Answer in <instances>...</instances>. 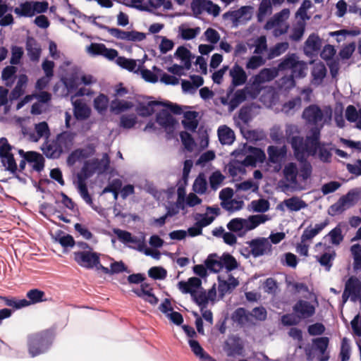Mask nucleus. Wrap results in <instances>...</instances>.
Here are the masks:
<instances>
[{"label":"nucleus","instance_id":"1","mask_svg":"<svg viewBox=\"0 0 361 361\" xmlns=\"http://www.w3.org/2000/svg\"><path fill=\"white\" fill-rule=\"evenodd\" d=\"M320 137L321 128L317 127L312 128L310 135H307L305 140L302 136L287 133V140L290 144L297 159L304 158L306 153L314 155L318 152L319 159L323 162H330L332 154L326 146L331 144L320 142Z\"/></svg>","mask_w":361,"mask_h":361},{"label":"nucleus","instance_id":"2","mask_svg":"<svg viewBox=\"0 0 361 361\" xmlns=\"http://www.w3.org/2000/svg\"><path fill=\"white\" fill-rule=\"evenodd\" d=\"M54 340L53 331L45 329L29 334L27 337V350L32 357L45 353Z\"/></svg>","mask_w":361,"mask_h":361},{"label":"nucleus","instance_id":"3","mask_svg":"<svg viewBox=\"0 0 361 361\" xmlns=\"http://www.w3.org/2000/svg\"><path fill=\"white\" fill-rule=\"evenodd\" d=\"M267 220L268 217L265 214L251 215L247 219L233 218L227 224L226 227L231 232L242 238L248 231L255 229Z\"/></svg>","mask_w":361,"mask_h":361},{"label":"nucleus","instance_id":"4","mask_svg":"<svg viewBox=\"0 0 361 361\" xmlns=\"http://www.w3.org/2000/svg\"><path fill=\"white\" fill-rule=\"evenodd\" d=\"M332 110L326 107L323 111L317 104H310L303 110L302 117L307 123L314 126V127L321 128L324 126V118H331Z\"/></svg>","mask_w":361,"mask_h":361},{"label":"nucleus","instance_id":"5","mask_svg":"<svg viewBox=\"0 0 361 361\" xmlns=\"http://www.w3.org/2000/svg\"><path fill=\"white\" fill-rule=\"evenodd\" d=\"M74 260L80 267L87 269L98 267L99 264L100 254L90 250H82L73 252Z\"/></svg>","mask_w":361,"mask_h":361},{"label":"nucleus","instance_id":"6","mask_svg":"<svg viewBox=\"0 0 361 361\" xmlns=\"http://www.w3.org/2000/svg\"><path fill=\"white\" fill-rule=\"evenodd\" d=\"M67 142H71L69 134L62 133L58 135L56 140L47 146L44 150V154L48 158H59L63 152V147L66 146Z\"/></svg>","mask_w":361,"mask_h":361},{"label":"nucleus","instance_id":"7","mask_svg":"<svg viewBox=\"0 0 361 361\" xmlns=\"http://www.w3.org/2000/svg\"><path fill=\"white\" fill-rule=\"evenodd\" d=\"M252 10L253 7L250 6H243L238 10L225 13L224 18L231 20L234 25L238 26L239 24L246 23L251 19Z\"/></svg>","mask_w":361,"mask_h":361},{"label":"nucleus","instance_id":"8","mask_svg":"<svg viewBox=\"0 0 361 361\" xmlns=\"http://www.w3.org/2000/svg\"><path fill=\"white\" fill-rule=\"evenodd\" d=\"M105 27L111 36L118 39L131 42H141L146 38V35L144 32L135 30L124 31L116 27Z\"/></svg>","mask_w":361,"mask_h":361},{"label":"nucleus","instance_id":"9","mask_svg":"<svg viewBox=\"0 0 361 361\" xmlns=\"http://www.w3.org/2000/svg\"><path fill=\"white\" fill-rule=\"evenodd\" d=\"M250 247L245 250L248 254H251L253 257H257L271 252V245L266 238H257L252 240L250 243Z\"/></svg>","mask_w":361,"mask_h":361},{"label":"nucleus","instance_id":"10","mask_svg":"<svg viewBox=\"0 0 361 361\" xmlns=\"http://www.w3.org/2000/svg\"><path fill=\"white\" fill-rule=\"evenodd\" d=\"M293 310L300 319H305L312 317L315 314V307L310 302L299 300L293 307Z\"/></svg>","mask_w":361,"mask_h":361},{"label":"nucleus","instance_id":"11","mask_svg":"<svg viewBox=\"0 0 361 361\" xmlns=\"http://www.w3.org/2000/svg\"><path fill=\"white\" fill-rule=\"evenodd\" d=\"M329 224V221L325 220L319 224H316L314 226L310 224L303 231L300 240L302 243H311L312 239L322 232Z\"/></svg>","mask_w":361,"mask_h":361},{"label":"nucleus","instance_id":"12","mask_svg":"<svg viewBox=\"0 0 361 361\" xmlns=\"http://www.w3.org/2000/svg\"><path fill=\"white\" fill-rule=\"evenodd\" d=\"M346 292L352 295V302L361 299V281L355 276H351L345 283Z\"/></svg>","mask_w":361,"mask_h":361},{"label":"nucleus","instance_id":"13","mask_svg":"<svg viewBox=\"0 0 361 361\" xmlns=\"http://www.w3.org/2000/svg\"><path fill=\"white\" fill-rule=\"evenodd\" d=\"M277 75V69L264 68L258 74L252 77V85L258 87L264 82L274 80Z\"/></svg>","mask_w":361,"mask_h":361},{"label":"nucleus","instance_id":"14","mask_svg":"<svg viewBox=\"0 0 361 361\" xmlns=\"http://www.w3.org/2000/svg\"><path fill=\"white\" fill-rule=\"evenodd\" d=\"M27 55L32 61H37L41 55L42 49L40 45L33 37L28 36L25 43Z\"/></svg>","mask_w":361,"mask_h":361},{"label":"nucleus","instance_id":"15","mask_svg":"<svg viewBox=\"0 0 361 361\" xmlns=\"http://www.w3.org/2000/svg\"><path fill=\"white\" fill-rule=\"evenodd\" d=\"M269 161L272 164H279L287 154V149L285 145L279 147L274 145H270L267 148Z\"/></svg>","mask_w":361,"mask_h":361},{"label":"nucleus","instance_id":"16","mask_svg":"<svg viewBox=\"0 0 361 361\" xmlns=\"http://www.w3.org/2000/svg\"><path fill=\"white\" fill-rule=\"evenodd\" d=\"M25 160L30 164L33 163L32 169L37 172L42 171L44 168V158L41 154L37 152H27Z\"/></svg>","mask_w":361,"mask_h":361},{"label":"nucleus","instance_id":"17","mask_svg":"<svg viewBox=\"0 0 361 361\" xmlns=\"http://www.w3.org/2000/svg\"><path fill=\"white\" fill-rule=\"evenodd\" d=\"M230 75L232 78V85L231 87L243 85L247 80V75L243 68L235 64L230 71Z\"/></svg>","mask_w":361,"mask_h":361},{"label":"nucleus","instance_id":"18","mask_svg":"<svg viewBox=\"0 0 361 361\" xmlns=\"http://www.w3.org/2000/svg\"><path fill=\"white\" fill-rule=\"evenodd\" d=\"M164 104V102L151 101L147 104L140 103L136 107V111L139 116L147 117L152 115L155 110L154 107Z\"/></svg>","mask_w":361,"mask_h":361},{"label":"nucleus","instance_id":"19","mask_svg":"<svg viewBox=\"0 0 361 361\" xmlns=\"http://www.w3.org/2000/svg\"><path fill=\"white\" fill-rule=\"evenodd\" d=\"M184 119L182 124L184 128L192 132H195L198 126V121L197 119L198 113L195 111H186L183 114Z\"/></svg>","mask_w":361,"mask_h":361},{"label":"nucleus","instance_id":"20","mask_svg":"<svg viewBox=\"0 0 361 361\" xmlns=\"http://www.w3.org/2000/svg\"><path fill=\"white\" fill-rule=\"evenodd\" d=\"M345 116L348 121L356 122V128L361 130V108L357 110L355 106L348 105L345 109Z\"/></svg>","mask_w":361,"mask_h":361},{"label":"nucleus","instance_id":"21","mask_svg":"<svg viewBox=\"0 0 361 361\" xmlns=\"http://www.w3.org/2000/svg\"><path fill=\"white\" fill-rule=\"evenodd\" d=\"M114 233L121 242L124 243L137 244L139 250H142L143 243L140 242L137 237L133 236L130 232L117 228L114 230Z\"/></svg>","mask_w":361,"mask_h":361},{"label":"nucleus","instance_id":"22","mask_svg":"<svg viewBox=\"0 0 361 361\" xmlns=\"http://www.w3.org/2000/svg\"><path fill=\"white\" fill-rule=\"evenodd\" d=\"M218 136L222 145H231L235 140L233 130L226 126H222L219 128Z\"/></svg>","mask_w":361,"mask_h":361},{"label":"nucleus","instance_id":"23","mask_svg":"<svg viewBox=\"0 0 361 361\" xmlns=\"http://www.w3.org/2000/svg\"><path fill=\"white\" fill-rule=\"evenodd\" d=\"M90 161L93 165L96 173L98 174H102L106 172L109 168L110 158L106 153L103 154L102 159H92Z\"/></svg>","mask_w":361,"mask_h":361},{"label":"nucleus","instance_id":"24","mask_svg":"<svg viewBox=\"0 0 361 361\" xmlns=\"http://www.w3.org/2000/svg\"><path fill=\"white\" fill-rule=\"evenodd\" d=\"M289 13V10L288 8H284L280 12L276 13L271 19L267 22L265 24V28L267 30H270L276 26L281 25L285 19L288 18Z\"/></svg>","mask_w":361,"mask_h":361},{"label":"nucleus","instance_id":"25","mask_svg":"<svg viewBox=\"0 0 361 361\" xmlns=\"http://www.w3.org/2000/svg\"><path fill=\"white\" fill-rule=\"evenodd\" d=\"M326 250H327L329 252L323 253L318 259V262L322 266L325 267L326 271H329L333 265L332 262L336 257V253L330 246H327Z\"/></svg>","mask_w":361,"mask_h":361},{"label":"nucleus","instance_id":"26","mask_svg":"<svg viewBox=\"0 0 361 361\" xmlns=\"http://www.w3.org/2000/svg\"><path fill=\"white\" fill-rule=\"evenodd\" d=\"M45 293L37 288L31 289L26 293L27 306L37 304L41 302L47 301V299L45 298Z\"/></svg>","mask_w":361,"mask_h":361},{"label":"nucleus","instance_id":"27","mask_svg":"<svg viewBox=\"0 0 361 361\" xmlns=\"http://www.w3.org/2000/svg\"><path fill=\"white\" fill-rule=\"evenodd\" d=\"M157 123L164 128L173 127L176 123L175 119L168 110L163 109L157 115Z\"/></svg>","mask_w":361,"mask_h":361},{"label":"nucleus","instance_id":"28","mask_svg":"<svg viewBox=\"0 0 361 361\" xmlns=\"http://www.w3.org/2000/svg\"><path fill=\"white\" fill-rule=\"evenodd\" d=\"M27 78L25 75H21L17 82L16 85L10 93L9 99L11 101L18 99L21 95L23 94V86L27 83Z\"/></svg>","mask_w":361,"mask_h":361},{"label":"nucleus","instance_id":"29","mask_svg":"<svg viewBox=\"0 0 361 361\" xmlns=\"http://www.w3.org/2000/svg\"><path fill=\"white\" fill-rule=\"evenodd\" d=\"M77 189L82 200L92 208L94 209V203L91 195L88 192L86 181L78 180L77 181Z\"/></svg>","mask_w":361,"mask_h":361},{"label":"nucleus","instance_id":"30","mask_svg":"<svg viewBox=\"0 0 361 361\" xmlns=\"http://www.w3.org/2000/svg\"><path fill=\"white\" fill-rule=\"evenodd\" d=\"M298 170L296 164L293 162L288 163L283 169V175L287 181L295 184L297 183V176Z\"/></svg>","mask_w":361,"mask_h":361},{"label":"nucleus","instance_id":"31","mask_svg":"<svg viewBox=\"0 0 361 361\" xmlns=\"http://www.w3.org/2000/svg\"><path fill=\"white\" fill-rule=\"evenodd\" d=\"M247 91L245 89L238 90L234 93L233 97L229 101V111H233L247 98Z\"/></svg>","mask_w":361,"mask_h":361},{"label":"nucleus","instance_id":"32","mask_svg":"<svg viewBox=\"0 0 361 361\" xmlns=\"http://www.w3.org/2000/svg\"><path fill=\"white\" fill-rule=\"evenodd\" d=\"M0 300L4 302L5 305L13 307L15 310L27 307L26 299H17L15 297L0 296Z\"/></svg>","mask_w":361,"mask_h":361},{"label":"nucleus","instance_id":"33","mask_svg":"<svg viewBox=\"0 0 361 361\" xmlns=\"http://www.w3.org/2000/svg\"><path fill=\"white\" fill-rule=\"evenodd\" d=\"M216 254H210L204 262V264L209 270L217 273L222 269L221 258L218 259Z\"/></svg>","mask_w":361,"mask_h":361},{"label":"nucleus","instance_id":"34","mask_svg":"<svg viewBox=\"0 0 361 361\" xmlns=\"http://www.w3.org/2000/svg\"><path fill=\"white\" fill-rule=\"evenodd\" d=\"M298 59L295 54H289L281 60L278 64L277 71H287L292 70L293 66L295 64L296 60Z\"/></svg>","mask_w":361,"mask_h":361},{"label":"nucleus","instance_id":"35","mask_svg":"<svg viewBox=\"0 0 361 361\" xmlns=\"http://www.w3.org/2000/svg\"><path fill=\"white\" fill-rule=\"evenodd\" d=\"M272 6L271 0H262L257 14V21L261 23L264 21L267 14L271 13Z\"/></svg>","mask_w":361,"mask_h":361},{"label":"nucleus","instance_id":"36","mask_svg":"<svg viewBox=\"0 0 361 361\" xmlns=\"http://www.w3.org/2000/svg\"><path fill=\"white\" fill-rule=\"evenodd\" d=\"M232 319L240 325L245 324L250 322V312L243 307H238L233 313Z\"/></svg>","mask_w":361,"mask_h":361},{"label":"nucleus","instance_id":"37","mask_svg":"<svg viewBox=\"0 0 361 361\" xmlns=\"http://www.w3.org/2000/svg\"><path fill=\"white\" fill-rule=\"evenodd\" d=\"M96 173L90 160L85 161L80 171L77 175L78 180L86 181L87 179L92 177Z\"/></svg>","mask_w":361,"mask_h":361},{"label":"nucleus","instance_id":"38","mask_svg":"<svg viewBox=\"0 0 361 361\" xmlns=\"http://www.w3.org/2000/svg\"><path fill=\"white\" fill-rule=\"evenodd\" d=\"M283 204L290 211L297 212L307 207V204L297 197H292L283 201Z\"/></svg>","mask_w":361,"mask_h":361},{"label":"nucleus","instance_id":"39","mask_svg":"<svg viewBox=\"0 0 361 361\" xmlns=\"http://www.w3.org/2000/svg\"><path fill=\"white\" fill-rule=\"evenodd\" d=\"M307 70V63L302 61L296 60L295 64L291 70V75L295 78H303L306 76V71Z\"/></svg>","mask_w":361,"mask_h":361},{"label":"nucleus","instance_id":"40","mask_svg":"<svg viewBox=\"0 0 361 361\" xmlns=\"http://www.w3.org/2000/svg\"><path fill=\"white\" fill-rule=\"evenodd\" d=\"M180 35L184 40H190L195 38L200 32V27H196L195 28L184 27L180 25L178 27Z\"/></svg>","mask_w":361,"mask_h":361},{"label":"nucleus","instance_id":"41","mask_svg":"<svg viewBox=\"0 0 361 361\" xmlns=\"http://www.w3.org/2000/svg\"><path fill=\"white\" fill-rule=\"evenodd\" d=\"M133 104L131 102L114 99L111 104V110L114 112L121 113L128 109H131Z\"/></svg>","mask_w":361,"mask_h":361},{"label":"nucleus","instance_id":"42","mask_svg":"<svg viewBox=\"0 0 361 361\" xmlns=\"http://www.w3.org/2000/svg\"><path fill=\"white\" fill-rule=\"evenodd\" d=\"M350 250L353 258L354 270H361V245L358 243L354 244Z\"/></svg>","mask_w":361,"mask_h":361},{"label":"nucleus","instance_id":"43","mask_svg":"<svg viewBox=\"0 0 361 361\" xmlns=\"http://www.w3.org/2000/svg\"><path fill=\"white\" fill-rule=\"evenodd\" d=\"M305 47L312 51H318L322 47V41L319 37L315 34H311L305 42Z\"/></svg>","mask_w":361,"mask_h":361},{"label":"nucleus","instance_id":"44","mask_svg":"<svg viewBox=\"0 0 361 361\" xmlns=\"http://www.w3.org/2000/svg\"><path fill=\"white\" fill-rule=\"evenodd\" d=\"M289 47V44L286 42L277 43L271 47L268 54V59H272L284 53Z\"/></svg>","mask_w":361,"mask_h":361},{"label":"nucleus","instance_id":"45","mask_svg":"<svg viewBox=\"0 0 361 361\" xmlns=\"http://www.w3.org/2000/svg\"><path fill=\"white\" fill-rule=\"evenodd\" d=\"M326 75V68L322 62L314 64L312 70V75L314 80L322 81Z\"/></svg>","mask_w":361,"mask_h":361},{"label":"nucleus","instance_id":"46","mask_svg":"<svg viewBox=\"0 0 361 361\" xmlns=\"http://www.w3.org/2000/svg\"><path fill=\"white\" fill-rule=\"evenodd\" d=\"M302 159L303 158L299 159L300 160V164L298 173L300 177H301L303 180H306L311 176L312 167L308 161L306 159L302 160Z\"/></svg>","mask_w":361,"mask_h":361},{"label":"nucleus","instance_id":"47","mask_svg":"<svg viewBox=\"0 0 361 361\" xmlns=\"http://www.w3.org/2000/svg\"><path fill=\"white\" fill-rule=\"evenodd\" d=\"M109 104V98L104 94H100L94 99V107L99 113L106 111Z\"/></svg>","mask_w":361,"mask_h":361},{"label":"nucleus","instance_id":"48","mask_svg":"<svg viewBox=\"0 0 361 361\" xmlns=\"http://www.w3.org/2000/svg\"><path fill=\"white\" fill-rule=\"evenodd\" d=\"M327 236L329 237L330 243L334 245H339L343 240L342 230L339 226L331 230L327 234Z\"/></svg>","mask_w":361,"mask_h":361},{"label":"nucleus","instance_id":"49","mask_svg":"<svg viewBox=\"0 0 361 361\" xmlns=\"http://www.w3.org/2000/svg\"><path fill=\"white\" fill-rule=\"evenodd\" d=\"M226 351L227 355L229 357L242 355L243 353V345L238 341H234L232 343H226Z\"/></svg>","mask_w":361,"mask_h":361},{"label":"nucleus","instance_id":"50","mask_svg":"<svg viewBox=\"0 0 361 361\" xmlns=\"http://www.w3.org/2000/svg\"><path fill=\"white\" fill-rule=\"evenodd\" d=\"M221 260L222 268L225 267L228 271H232L238 267L236 259L229 253H224L221 257Z\"/></svg>","mask_w":361,"mask_h":361},{"label":"nucleus","instance_id":"51","mask_svg":"<svg viewBox=\"0 0 361 361\" xmlns=\"http://www.w3.org/2000/svg\"><path fill=\"white\" fill-rule=\"evenodd\" d=\"M195 303L200 306L201 311H202L207 306L209 300V297L205 291H196L195 290L194 295H191Z\"/></svg>","mask_w":361,"mask_h":361},{"label":"nucleus","instance_id":"52","mask_svg":"<svg viewBox=\"0 0 361 361\" xmlns=\"http://www.w3.org/2000/svg\"><path fill=\"white\" fill-rule=\"evenodd\" d=\"M116 62L117 65L121 66V68L128 70V71H135V69L137 66L136 61L134 59H127L124 56H118L117 57Z\"/></svg>","mask_w":361,"mask_h":361},{"label":"nucleus","instance_id":"53","mask_svg":"<svg viewBox=\"0 0 361 361\" xmlns=\"http://www.w3.org/2000/svg\"><path fill=\"white\" fill-rule=\"evenodd\" d=\"M14 12L20 16L32 17L34 16L33 6L31 2L26 1L20 4V8H16Z\"/></svg>","mask_w":361,"mask_h":361},{"label":"nucleus","instance_id":"54","mask_svg":"<svg viewBox=\"0 0 361 361\" xmlns=\"http://www.w3.org/2000/svg\"><path fill=\"white\" fill-rule=\"evenodd\" d=\"M207 183L202 173H200L195 179L193 184V190L195 192L202 195L206 192Z\"/></svg>","mask_w":361,"mask_h":361},{"label":"nucleus","instance_id":"55","mask_svg":"<svg viewBox=\"0 0 361 361\" xmlns=\"http://www.w3.org/2000/svg\"><path fill=\"white\" fill-rule=\"evenodd\" d=\"M74 114L78 119H85L89 116L90 111L85 104L81 102H75Z\"/></svg>","mask_w":361,"mask_h":361},{"label":"nucleus","instance_id":"56","mask_svg":"<svg viewBox=\"0 0 361 361\" xmlns=\"http://www.w3.org/2000/svg\"><path fill=\"white\" fill-rule=\"evenodd\" d=\"M80 159H87L95 153V146L93 144H88L84 148H79L75 149Z\"/></svg>","mask_w":361,"mask_h":361},{"label":"nucleus","instance_id":"57","mask_svg":"<svg viewBox=\"0 0 361 361\" xmlns=\"http://www.w3.org/2000/svg\"><path fill=\"white\" fill-rule=\"evenodd\" d=\"M150 278L155 280H163L167 276L166 270L161 267H152L148 271Z\"/></svg>","mask_w":361,"mask_h":361},{"label":"nucleus","instance_id":"58","mask_svg":"<svg viewBox=\"0 0 361 361\" xmlns=\"http://www.w3.org/2000/svg\"><path fill=\"white\" fill-rule=\"evenodd\" d=\"M224 178V176L219 171L213 172L209 178L211 188L216 190L222 183Z\"/></svg>","mask_w":361,"mask_h":361},{"label":"nucleus","instance_id":"59","mask_svg":"<svg viewBox=\"0 0 361 361\" xmlns=\"http://www.w3.org/2000/svg\"><path fill=\"white\" fill-rule=\"evenodd\" d=\"M1 162L4 166L6 167V170L10 171L13 174L16 173L18 167L16 160L14 159V156L12 153L4 157V159H1Z\"/></svg>","mask_w":361,"mask_h":361},{"label":"nucleus","instance_id":"60","mask_svg":"<svg viewBox=\"0 0 361 361\" xmlns=\"http://www.w3.org/2000/svg\"><path fill=\"white\" fill-rule=\"evenodd\" d=\"M281 320L283 325L286 326L298 325L301 321L298 316L294 312L283 314Z\"/></svg>","mask_w":361,"mask_h":361},{"label":"nucleus","instance_id":"61","mask_svg":"<svg viewBox=\"0 0 361 361\" xmlns=\"http://www.w3.org/2000/svg\"><path fill=\"white\" fill-rule=\"evenodd\" d=\"M252 209L256 212H265L269 209V202L265 199H259L251 202Z\"/></svg>","mask_w":361,"mask_h":361},{"label":"nucleus","instance_id":"62","mask_svg":"<svg viewBox=\"0 0 361 361\" xmlns=\"http://www.w3.org/2000/svg\"><path fill=\"white\" fill-rule=\"evenodd\" d=\"M243 202L235 200H230L225 202H221V206L226 210L233 212L242 209Z\"/></svg>","mask_w":361,"mask_h":361},{"label":"nucleus","instance_id":"63","mask_svg":"<svg viewBox=\"0 0 361 361\" xmlns=\"http://www.w3.org/2000/svg\"><path fill=\"white\" fill-rule=\"evenodd\" d=\"M137 123V117L134 114L123 115L121 117V126L123 128H132Z\"/></svg>","mask_w":361,"mask_h":361},{"label":"nucleus","instance_id":"64","mask_svg":"<svg viewBox=\"0 0 361 361\" xmlns=\"http://www.w3.org/2000/svg\"><path fill=\"white\" fill-rule=\"evenodd\" d=\"M266 61L261 56H251L246 64L247 69H256L265 63Z\"/></svg>","mask_w":361,"mask_h":361}]
</instances>
